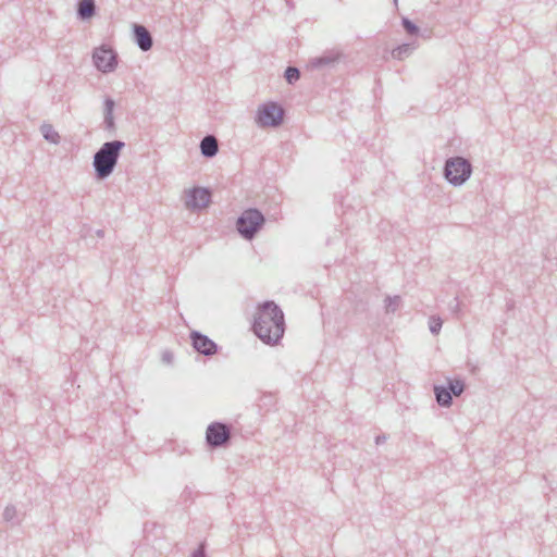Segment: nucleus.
<instances>
[{"label": "nucleus", "mask_w": 557, "mask_h": 557, "mask_svg": "<svg viewBox=\"0 0 557 557\" xmlns=\"http://www.w3.org/2000/svg\"><path fill=\"white\" fill-rule=\"evenodd\" d=\"M255 334L265 344L274 345L285 332L284 313L274 301L259 306L253 323Z\"/></svg>", "instance_id": "f257e3e1"}, {"label": "nucleus", "mask_w": 557, "mask_h": 557, "mask_svg": "<svg viewBox=\"0 0 557 557\" xmlns=\"http://www.w3.org/2000/svg\"><path fill=\"white\" fill-rule=\"evenodd\" d=\"M124 147L125 143L121 140L107 141L100 147L92 160L97 178L104 180L113 173Z\"/></svg>", "instance_id": "f03ea898"}, {"label": "nucleus", "mask_w": 557, "mask_h": 557, "mask_svg": "<svg viewBox=\"0 0 557 557\" xmlns=\"http://www.w3.org/2000/svg\"><path fill=\"white\" fill-rule=\"evenodd\" d=\"M472 174V164L462 157H451L445 161L444 177L455 187L462 186Z\"/></svg>", "instance_id": "7ed1b4c3"}, {"label": "nucleus", "mask_w": 557, "mask_h": 557, "mask_svg": "<svg viewBox=\"0 0 557 557\" xmlns=\"http://www.w3.org/2000/svg\"><path fill=\"white\" fill-rule=\"evenodd\" d=\"M264 216L258 209H247L237 219L236 227L245 239H252L264 224Z\"/></svg>", "instance_id": "20e7f679"}, {"label": "nucleus", "mask_w": 557, "mask_h": 557, "mask_svg": "<svg viewBox=\"0 0 557 557\" xmlns=\"http://www.w3.org/2000/svg\"><path fill=\"white\" fill-rule=\"evenodd\" d=\"M283 116V108L270 101L259 106L255 121L259 127H277L282 124Z\"/></svg>", "instance_id": "39448f33"}, {"label": "nucleus", "mask_w": 557, "mask_h": 557, "mask_svg": "<svg viewBox=\"0 0 557 557\" xmlns=\"http://www.w3.org/2000/svg\"><path fill=\"white\" fill-rule=\"evenodd\" d=\"M92 60L96 67L102 73L113 72L117 65L116 53L104 46L94 51Z\"/></svg>", "instance_id": "423d86ee"}, {"label": "nucleus", "mask_w": 557, "mask_h": 557, "mask_svg": "<svg viewBox=\"0 0 557 557\" xmlns=\"http://www.w3.org/2000/svg\"><path fill=\"white\" fill-rule=\"evenodd\" d=\"M211 194L208 188L194 187L186 191L185 207L189 210H201L210 203Z\"/></svg>", "instance_id": "0eeeda50"}, {"label": "nucleus", "mask_w": 557, "mask_h": 557, "mask_svg": "<svg viewBox=\"0 0 557 557\" xmlns=\"http://www.w3.org/2000/svg\"><path fill=\"white\" fill-rule=\"evenodd\" d=\"M206 438L209 446L221 447L230 441L231 432L227 425L213 422L207 429Z\"/></svg>", "instance_id": "6e6552de"}, {"label": "nucleus", "mask_w": 557, "mask_h": 557, "mask_svg": "<svg viewBox=\"0 0 557 557\" xmlns=\"http://www.w3.org/2000/svg\"><path fill=\"white\" fill-rule=\"evenodd\" d=\"M190 339H191L193 347L199 354H202L205 356H212L218 350L216 344L212 339H210L208 336L201 334L200 332L193 331L190 333Z\"/></svg>", "instance_id": "1a4fd4ad"}, {"label": "nucleus", "mask_w": 557, "mask_h": 557, "mask_svg": "<svg viewBox=\"0 0 557 557\" xmlns=\"http://www.w3.org/2000/svg\"><path fill=\"white\" fill-rule=\"evenodd\" d=\"M341 58L339 52L327 51L320 57H315L309 60L308 67L311 70H320L333 66Z\"/></svg>", "instance_id": "9d476101"}, {"label": "nucleus", "mask_w": 557, "mask_h": 557, "mask_svg": "<svg viewBox=\"0 0 557 557\" xmlns=\"http://www.w3.org/2000/svg\"><path fill=\"white\" fill-rule=\"evenodd\" d=\"M134 40L141 51H148L152 48L153 39L149 30L139 24L133 27Z\"/></svg>", "instance_id": "9b49d317"}, {"label": "nucleus", "mask_w": 557, "mask_h": 557, "mask_svg": "<svg viewBox=\"0 0 557 557\" xmlns=\"http://www.w3.org/2000/svg\"><path fill=\"white\" fill-rule=\"evenodd\" d=\"M201 154L206 158H213L219 151L218 140L213 135H207L200 141Z\"/></svg>", "instance_id": "f8f14e48"}, {"label": "nucleus", "mask_w": 557, "mask_h": 557, "mask_svg": "<svg viewBox=\"0 0 557 557\" xmlns=\"http://www.w3.org/2000/svg\"><path fill=\"white\" fill-rule=\"evenodd\" d=\"M115 102L111 98H107L104 100V110H103V124L106 129L108 131H114L115 124H114V117H113V110H114Z\"/></svg>", "instance_id": "ddd939ff"}, {"label": "nucleus", "mask_w": 557, "mask_h": 557, "mask_svg": "<svg viewBox=\"0 0 557 557\" xmlns=\"http://www.w3.org/2000/svg\"><path fill=\"white\" fill-rule=\"evenodd\" d=\"M435 399L441 407H450L453 398L449 389L446 386L435 385L434 386Z\"/></svg>", "instance_id": "4468645a"}, {"label": "nucleus", "mask_w": 557, "mask_h": 557, "mask_svg": "<svg viewBox=\"0 0 557 557\" xmlns=\"http://www.w3.org/2000/svg\"><path fill=\"white\" fill-rule=\"evenodd\" d=\"M96 11L95 0H81L78 3L77 14L82 20L90 18Z\"/></svg>", "instance_id": "2eb2a0df"}, {"label": "nucleus", "mask_w": 557, "mask_h": 557, "mask_svg": "<svg viewBox=\"0 0 557 557\" xmlns=\"http://www.w3.org/2000/svg\"><path fill=\"white\" fill-rule=\"evenodd\" d=\"M414 44H403L392 51V57L396 60H404L408 58L414 50H416Z\"/></svg>", "instance_id": "dca6fc26"}, {"label": "nucleus", "mask_w": 557, "mask_h": 557, "mask_svg": "<svg viewBox=\"0 0 557 557\" xmlns=\"http://www.w3.org/2000/svg\"><path fill=\"white\" fill-rule=\"evenodd\" d=\"M40 132H41V134H42L44 138H45L47 141H49V143H51V144H59V141H60V136H59L58 132H55V131H54V128L52 127V125L47 124V123L42 124V125L40 126Z\"/></svg>", "instance_id": "f3484780"}, {"label": "nucleus", "mask_w": 557, "mask_h": 557, "mask_svg": "<svg viewBox=\"0 0 557 557\" xmlns=\"http://www.w3.org/2000/svg\"><path fill=\"white\" fill-rule=\"evenodd\" d=\"M400 305H401L400 296H387L385 298V306H384L385 312L387 314L394 313L400 308Z\"/></svg>", "instance_id": "a211bd4d"}, {"label": "nucleus", "mask_w": 557, "mask_h": 557, "mask_svg": "<svg viewBox=\"0 0 557 557\" xmlns=\"http://www.w3.org/2000/svg\"><path fill=\"white\" fill-rule=\"evenodd\" d=\"M465 387H466L465 382L460 379L448 380L447 388L449 389L450 395H455V396L461 395L465 391Z\"/></svg>", "instance_id": "6ab92c4d"}, {"label": "nucleus", "mask_w": 557, "mask_h": 557, "mask_svg": "<svg viewBox=\"0 0 557 557\" xmlns=\"http://www.w3.org/2000/svg\"><path fill=\"white\" fill-rule=\"evenodd\" d=\"M443 321L440 317L432 315L429 320V329L430 332L434 335H437L442 329Z\"/></svg>", "instance_id": "aec40b11"}, {"label": "nucleus", "mask_w": 557, "mask_h": 557, "mask_svg": "<svg viewBox=\"0 0 557 557\" xmlns=\"http://www.w3.org/2000/svg\"><path fill=\"white\" fill-rule=\"evenodd\" d=\"M300 77V72L297 67L288 66L285 71V78L289 84H294Z\"/></svg>", "instance_id": "412c9836"}, {"label": "nucleus", "mask_w": 557, "mask_h": 557, "mask_svg": "<svg viewBox=\"0 0 557 557\" xmlns=\"http://www.w3.org/2000/svg\"><path fill=\"white\" fill-rule=\"evenodd\" d=\"M403 27L409 35H417L419 33L418 26L411 22L409 18L404 17L401 20Z\"/></svg>", "instance_id": "4be33fe9"}, {"label": "nucleus", "mask_w": 557, "mask_h": 557, "mask_svg": "<svg viewBox=\"0 0 557 557\" xmlns=\"http://www.w3.org/2000/svg\"><path fill=\"white\" fill-rule=\"evenodd\" d=\"M274 401H275V398H274L273 394L264 393L259 398V406L260 407H271V406H273Z\"/></svg>", "instance_id": "5701e85b"}, {"label": "nucleus", "mask_w": 557, "mask_h": 557, "mask_svg": "<svg viewBox=\"0 0 557 557\" xmlns=\"http://www.w3.org/2000/svg\"><path fill=\"white\" fill-rule=\"evenodd\" d=\"M17 510L15 506L8 505L3 510V519L8 522L13 521L16 518Z\"/></svg>", "instance_id": "b1692460"}, {"label": "nucleus", "mask_w": 557, "mask_h": 557, "mask_svg": "<svg viewBox=\"0 0 557 557\" xmlns=\"http://www.w3.org/2000/svg\"><path fill=\"white\" fill-rule=\"evenodd\" d=\"M191 557H207L205 547L200 545L191 555Z\"/></svg>", "instance_id": "393cba45"}, {"label": "nucleus", "mask_w": 557, "mask_h": 557, "mask_svg": "<svg viewBox=\"0 0 557 557\" xmlns=\"http://www.w3.org/2000/svg\"><path fill=\"white\" fill-rule=\"evenodd\" d=\"M450 309H451V311L454 313H458L459 312V310H460V302H459L457 297L454 299V304L450 305Z\"/></svg>", "instance_id": "a878e982"}, {"label": "nucleus", "mask_w": 557, "mask_h": 557, "mask_svg": "<svg viewBox=\"0 0 557 557\" xmlns=\"http://www.w3.org/2000/svg\"><path fill=\"white\" fill-rule=\"evenodd\" d=\"M385 441H386V436L385 435H377L375 437V444L376 445L383 444Z\"/></svg>", "instance_id": "bb28decb"}, {"label": "nucleus", "mask_w": 557, "mask_h": 557, "mask_svg": "<svg viewBox=\"0 0 557 557\" xmlns=\"http://www.w3.org/2000/svg\"><path fill=\"white\" fill-rule=\"evenodd\" d=\"M171 359H172V356L170 354L166 352L163 355V360H165L166 362H170Z\"/></svg>", "instance_id": "cd10ccee"}, {"label": "nucleus", "mask_w": 557, "mask_h": 557, "mask_svg": "<svg viewBox=\"0 0 557 557\" xmlns=\"http://www.w3.org/2000/svg\"><path fill=\"white\" fill-rule=\"evenodd\" d=\"M96 235H97L98 237H103V236H104V231H103V230H98V231L96 232Z\"/></svg>", "instance_id": "c85d7f7f"}, {"label": "nucleus", "mask_w": 557, "mask_h": 557, "mask_svg": "<svg viewBox=\"0 0 557 557\" xmlns=\"http://www.w3.org/2000/svg\"><path fill=\"white\" fill-rule=\"evenodd\" d=\"M190 493H191V491H190L188 487H186V488L184 490V493H183V494H184V495H188V496H189V495H190Z\"/></svg>", "instance_id": "c756f323"}, {"label": "nucleus", "mask_w": 557, "mask_h": 557, "mask_svg": "<svg viewBox=\"0 0 557 557\" xmlns=\"http://www.w3.org/2000/svg\"><path fill=\"white\" fill-rule=\"evenodd\" d=\"M394 3L397 4V0H394Z\"/></svg>", "instance_id": "7c9ffc66"}]
</instances>
